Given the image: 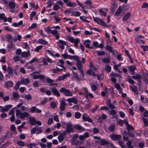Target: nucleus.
<instances>
[{"mask_svg":"<svg viewBox=\"0 0 148 148\" xmlns=\"http://www.w3.org/2000/svg\"><path fill=\"white\" fill-rule=\"evenodd\" d=\"M8 5L10 9H14L15 7V2L11 1L9 3Z\"/></svg>","mask_w":148,"mask_h":148,"instance_id":"obj_25","label":"nucleus"},{"mask_svg":"<svg viewBox=\"0 0 148 148\" xmlns=\"http://www.w3.org/2000/svg\"><path fill=\"white\" fill-rule=\"evenodd\" d=\"M115 55H117V59L120 61H122L123 60V58L121 57V54H118V52L117 54L115 53Z\"/></svg>","mask_w":148,"mask_h":148,"instance_id":"obj_55","label":"nucleus"},{"mask_svg":"<svg viewBox=\"0 0 148 148\" xmlns=\"http://www.w3.org/2000/svg\"><path fill=\"white\" fill-rule=\"evenodd\" d=\"M38 43L42 45H47V42L43 40L39 39L38 41Z\"/></svg>","mask_w":148,"mask_h":148,"instance_id":"obj_39","label":"nucleus"},{"mask_svg":"<svg viewBox=\"0 0 148 148\" xmlns=\"http://www.w3.org/2000/svg\"><path fill=\"white\" fill-rule=\"evenodd\" d=\"M130 88L133 91L134 93L136 94H138V92L137 91V87L135 86H130Z\"/></svg>","mask_w":148,"mask_h":148,"instance_id":"obj_30","label":"nucleus"},{"mask_svg":"<svg viewBox=\"0 0 148 148\" xmlns=\"http://www.w3.org/2000/svg\"><path fill=\"white\" fill-rule=\"evenodd\" d=\"M13 99L15 100L18 99L20 97V96L17 92H14L12 93Z\"/></svg>","mask_w":148,"mask_h":148,"instance_id":"obj_23","label":"nucleus"},{"mask_svg":"<svg viewBox=\"0 0 148 148\" xmlns=\"http://www.w3.org/2000/svg\"><path fill=\"white\" fill-rule=\"evenodd\" d=\"M7 69L8 74L11 76H13V74L12 68L10 67H8Z\"/></svg>","mask_w":148,"mask_h":148,"instance_id":"obj_37","label":"nucleus"},{"mask_svg":"<svg viewBox=\"0 0 148 148\" xmlns=\"http://www.w3.org/2000/svg\"><path fill=\"white\" fill-rule=\"evenodd\" d=\"M110 75L114 77H118L119 78H120L121 77V76L119 74L114 73L113 72H112L110 73Z\"/></svg>","mask_w":148,"mask_h":148,"instance_id":"obj_41","label":"nucleus"},{"mask_svg":"<svg viewBox=\"0 0 148 148\" xmlns=\"http://www.w3.org/2000/svg\"><path fill=\"white\" fill-rule=\"evenodd\" d=\"M36 12L35 11H32L30 14V20H32L33 19V17L36 15Z\"/></svg>","mask_w":148,"mask_h":148,"instance_id":"obj_50","label":"nucleus"},{"mask_svg":"<svg viewBox=\"0 0 148 148\" xmlns=\"http://www.w3.org/2000/svg\"><path fill=\"white\" fill-rule=\"evenodd\" d=\"M72 9H68L64 11V13L67 15H69L72 12Z\"/></svg>","mask_w":148,"mask_h":148,"instance_id":"obj_60","label":"nucleus"},{"mask_svg":"<svg viewBox=\"0 0 148 148\" xmlns=\"http://www.w3.org/2000/svg\"><path fill=\"white\" fill-rule=\"evenodd\" d=\"M73 129L72 127V124L70 123H68L66 125V130L64 132H65L66 134L67 133H69L73 131Z\"/></svg>","mask_w":148,"mask_h":148,"instance_id":"obj_7","label":"nucleus"},{"mask_svg":"<svg viewBox=\"0 0 148 148\" xmlns=\"http://www.w3.org/2000/svg\"><path fill=\"white\" fill-rule=\"evenodd\" d=\"M66 104L64 100H62L60 103V109L62 110H64L65 109V107Z\"/></svg>","mask_w":148,"mask_h":148,"instance_id":"obj_22","label":"nucleus"},{"mask_svg":"<svg viewBox=\"0 0 148 148\" xmlns=\"http://www.w3.org/2000/svg\"><path fill=\"white\" fill-rule=\"evenodd\" d=\"M84 3L85 4H87L89 6L90 8H93V6L91 2L89 0H87Z\"/></svg>","mask_w":148,"mask_h":148,"instance_id":"obj_56","label":"nucleus"},{"mask_svg":"<svg viewBox=\"0 0 148 148\" xmlns=\"http://www.w3.org/2000/svg\"><path fill=\"white\" fill-rule=\"evenodd\" d=\"M20 81H18L15 85L14 88L16 90H17L19 88L20 85H21Z\"/></svg>","mask_w":148,"mask_h":148,"instance_id":"obj_57","label":"nucleus"},{"mask_svg":"<svg viewBox=\"0 0 148 148\" xmlns=\"http://www.w3.org/2000/svg\"><path fill=\"white\" fill-rule=\"evenodd\" d=\"M20 58V57L19 56H16L13 58V59L15 62H17L19 61Z\"/></svg>","mask_w":148,"mask_h":148,"instance_id":"obj_63","label":"nucleus"},{"mask_svg":"<svg viewBox=\"0 0 148 148\" xmlns=\"http://www.w3.org/2000/svg\"><path fill=\"white\" fill-rule=\"evenodd\" d=\"M17 144L18 146H24L25 145V143L21 140L18 141L17 143Z\"/></svg>","mask_w":148,"mask_h":148,"instance_id":"obj_51","label":"nucleus"},{"mask_svg":"<svg viewBox=\"0 0 148 148\" xmlns=\"http://www.w3.org/2000/svg\"><path fill=\"white\" fill-rule=\"evenodd\" d=\"M6 39L9 44V45L12 46L13 45L12 43V36L10 34H7L6 36Z\"/></svg>","mask_w":148,"mask_h":148,"instance_id":"obj_12","label":"nucleus"},{"mask_svg":"<svg viewBox=\"0 0 148 148\" xmlns=\"http://www.w3.org/2000/svg\"><path fill=\"white\" fill-rule=\"evenodd\" d=\"M83 89L84 91V94L85 97L86 98L88 97L89 92L87 89L86 87H84L83 88Z\"/></svg>","mask_w":148,"mask_h":148,"instance_id":"obj_46","label":"nucleus"},{"mask_svg":"<svg viewBox=\"0 0 148 148\" xmlns=\"http://www.w3.org/2000/svg\"><path fill=\"white\" fill-rule=\"evenodd\" d=\"M31 54L29 51H27V52L24 51L23 52L21 53V56L23 58H27L30 57Z\"/></svg>","mask_w":148,"mask_h":148,"instance_id":"obj_16","label":"nucleus"},{"mask_svg":"<svg viewBox=\"0 0 148 148\" xmlns=\"http://www.w3.org/2000/svg\"><path fill=\"white\" fill-rule=\"evenodd\" d=\"M142 120L144 122V126L146 127L148 125V119L144 118H142Z\"/></svg>","mask_w":148,"mask_h":148,"instance_id":"obj_48","label":"nucleus"},{"mask_svg":"<svg viewBox=\"0 0 148 148\" xmlns=\"http://www.w3.org/2000/svg\"><path fill=\"white\" fill-rule=\"evenodd\" d=\"M94 70V69H91V68H90L87 72V73L88 74L92 75L94 76H96V75L92 71Z\"/></svg>","mask_w":148,"mask_h":148,"instance_id":"obj_31","label":"nucleus"},{"mask_svg":"<svg viewBox=\"0 0 148 148\" xmlns=\"http://www.w3.org/2000/svg\"><path fill=\"white\" fill-rule=\"evenodd\" d=\"M59 91L60 92L63 93L66 96L71 97L73 95V93L71 91L64 87L61 88Z\"/></svg>","mask_w":148,"mask_h":148,"instance_id":"obj_2","label":"nucleus"},{"mask_svg":"<svg viewBox=\"0 0 148 148\" xmlns=\"http://www.w3.org/2000/svg\"><path fill=\"white\" fill-rule=\"evenodd\" d=\"M66 39L71 42L74 43V45L76 46H78V44L79 43L80 41L79 38H77L75 39L73 37L71 36L70 35L66 36Z\"/></svg>","mask_w":148,"mask_h":148,"instance_id":"obj_1","label":"nucleus"},{"mask_svg":"<svg viewBox=\"0 0 148 148\" xmlns=\"http://www.w3.org/2000/svg\"><path fill=\"white\" fill-rule=\"evenodd\" d=\"M0 19L3 20L4 22H6L7 21V18L5 17L4 13H2L0 14Z\"/></svg>","mask_w":148,"mask_h":148,"instance_id":"obj_32","label":"nucleus"},{"mask_svg":"<svg viewBox=\"0 0 148 148\" xmlns=\"http://www.w3.org/2000/svg\"><path fill=\"white\" fill-rule=\"evenodd\" d=\"M118 143L119 145L122 148H127L122 141H119Z\"/></svg>","mask_w":148,"mask_h":148,"instance_id":"obj_52","label":"nucleus"},{"mask_svg":"<svg viewBox=\"0 0 148 148\" xmlns=\"http://www.w3.org/2000/svg\"><path fill=\"white\" fill-rule=\"evenodd\" d=\"M131 14L130 12H127L125 15H124L123 18L122 20L123 21H125L127 20L130 16Z\"/></svg>","mask_w":148,"mask_h":148,"instance_id":"obj_26","label":"nucleus"},{"mask_svg":"<svg viewBox=\"0 0 148 148\" xmlns=\"http://www.w3.org/2000/svg\"><path fill=\"white\" fill-rule=\"evenodd\" d=\"M29 121L32 125H34L36 124L35 119L34 117H30L29 118Z\"/></svg>","mask_w":148,"mask_h":148,"instance_id":"obj_28","label":"nucleus"},{"mask_svg":"<svg viewBox=\"0 0 148 148\" xmlns=\"http://www.w3.org/2000/svg\"><path fill=\"white\" fill-rule=\"evenodd\" d=\"M82 117L83 120L85 121H87L91 123L93 122L92 119L90 118L86 113L82 115Z\"/></svg>","mask_w":148,"mask_h":148,"instance_id":"obj_8","label":"nucleus"},{"mask_svg":"<svg viewBox=\"0 0 148 148\" xmlns=\"http://www.w3.org/2000/svg\"><path fill=\"white\" fill-rule=\"evenodd\" d=\"M90 41L88 39L83 41V44L85 46H90Z\"/></svg>","mask_w":148,"mask_h":148,"instance_id":"obj_33","label":"nucleus"},{"mask_svg":"<svg viewBox=\"0 0 148 148\" xmlns=\"http://www.w3.org/2000/svg\"><path fill=\"white\" fill-rule=\"evenodd\" d=\"M125 122H127V121L125 120L123 121L120 120L117 121V123L120 126H122L124 124H125Z\"/></svg>","mask_w":148,"mask_h":148,"instance_id":"obj_49","label":"nucleus"},{"mask_svg":"<svg viewBox=\"0 0 148 148\" xmlns=\"http://www.w3.org/2000/svg\"><path fill=\"white\" fill-rule=\"evenodd\" d=\"M38 60V59L36 58H34L29 62V63L30 64H31L35 62H37Z\"/></svg>","mask_w":148,"mask_h":148,"instance_id":"obj_58","label":"nucleus"},{"mask_svg":"<svg viewBox=\"0 0 148 148\" xmlns=\"http://www.w3.org/2000/svg\"><path fill=\"white\" fill-rule=\"evenodd\" d=\"M115 127L114 125H111L109 126L108 128V130L110 132H113L114 131Z\"/></svg>","mask_w":148,"mask_h":148,"instance_id":"obj_43","label":"nucleus"},{"mask_svg":"<svg viewBox=\"0 0 148 148\" xmlns=\"http://www.w3.org/2000/svg\"><path fill=\"white\" fill-rule=\"evenodd\" d=\"M125 125L126 126L127 130L128 132H130L131 130L133 131L134 128L132 126L128 123V122H125Z\"/></svg>","mask_w":148,"mask_h":148,"instance_id":"obj_21","label":"nucleus"},{"mask_svg":"<svg viewBox=\"0 0 148 148\" xmlns=\"http://www.w3.org/2000/svg\"><path fill=\"white\" fill-rule=\"evenodd\" d=\"M36 72H33L30 74L31 76L33 77V79H43L45 78V77L44 75L42 74H39L38 75H35Z\"/></svg>","mask_w":148,"mask_h":148,"instance_id":"obj_4","label":"nucleus"},{"mask_svg":"<svg viewBox=\"0 0 148 148\" xmlns=\"http://www.w3.org/2000/svg\"><path fill=\"white\" fill-rule=\"evenodd\" d=\"M70 76V74L69 73H67L63 75H62L59 77L58 78L56 79L57 81H60L66 78L67 77Z\"/></svg>","mask_w":148,"mask_h":148,"instance_id":"obj_15","label":"nucleus"},{"mask_svg":"<svg viewBox=\"0 0 148 148\" xmlns=\"http://www.w3.org/2000/svg\"><path fill=\"white\" fill-rule=\"evenodd\" d=\"M47 3V5L46 7V8H51L53 5V2L51 0H48Z\"/></svg>","mask_w":148,"mask_h":148,"instance_id":"obj_42","label":"nucleus"},{"mask_svg":"<svg viewBox=\"0 0 148 148\" xmlns=\"http://www.w3.org/2000/svg\"><path fill=\"white\" fill-rule=\"evenodd\" d=\"M76 64L78 69L80 72L81 75H82V76L84 77V75L83 71L82 69V64L81 63V62L79 60L77 61Z\"/></svg>","mask_w":148,"mask_h":148,"instance_id":"obj_5","label":"nucleus"},{"mask_svg":"<svg viewBox=\"0 0 148 148\" xmlns=\"http://www.w3.org/2000/svg\"><path fill=\"white\" fill-rule=\"evenodd\" d=\"M59 43L61 44V45L62 46H67V43L64 41L62 40H59Z\"/></svg>","mask_w":148,"mask_h":148,"instance_id":"obj_61","label":"nucleus"},{"mask_svg":"<svg viewBox=\"0 0 148 148\" xmlns=\"http://www.w3.org/2000/svg\"><path fill=\"white\" fill-rule=\"evenodd\" d=\"M75 117L76 119H79L81 116V114L79 112H76L75 114Z\"/></svg>","mask_w":148,"mask_h":148,"instance_id":"obj_53","label":"nucleus"},{"mask_svg":"<svg viewBox=\"0 0 148 148\" xmlns=\"http://www.w3.org/2000/svg\"><path fill=\"white\" fill-rule=\"evenodd\" d=\"M23 97L27 100H30L32 99V96L30 94L25 95Z\"/></svg>","mask_w":148,"mask_h":148,"instance_id":"obj_34","label":"nucleus"},{"mask_svg":"<svg viewBox=\"0 0 148 148\" xmlns=\"http://www.w3.org/2000/svg\"><path fill=\"white\" fill-rule=\"evenodd\" d=\"M132 142L130 140H128L127 143V145L128 146V148H133L132 146L131 145Z\"/></svg>","mask_w":148,"mask_h":148,"instance_id":"obj_62","label":"nucleus"},{"mask_svg":"<svg viewBox=\"0 0 148 148\" xmlns=\"http://www.w3.org/2000/svg\"><path fill=\"white\" fill-rule=\"evenodd\" d=\"M117 6L115 4V3L113 4L112 5L111 7V9L112 12L113 13L116 9L117 8Z\"/></svg>","mask_w":148,"mask_h":148,"instance_id":"obj_54","label":"nucleus"},{"mask_svg":"<svg viewBox=\"0 0 148 148\" xmlns=\"http://www.w3.org/2000/svg\"><path fill=\"white\" fill-rule=\"evenodd\" d=\"M128 67L130 71L132 72H134L136 69V67L134 65L129 66Z\"/></svg>","mask_w":148,"mask_h":148,"instance_id":"obj_45","label":"nucleus"},{"mask_svg":"<svg viewBox=\"0 0 148 148\" xmlns=\"http://www.w3.org/2000/svg\"><path fill=\"white\" fill-rule=\"evenodd\" d=\"M78 138V135L77 134H74L73 138L71 139V141L72 143H73V144L75 145H81L82 144L79 141L75 142L77 139Z\"/></svg>","mask_w":148,"mask_h":148,"instance_id":"obj_6","label":"nucleus"},{"mask_svg":"<svg viewBox=\"0 0 148 148\" xmlns=\"http://www.w3.org/2000/svg\"><path fill=\"white\" fill-rule=\"evenodd\" d=\"M29 115V113L27 112H22L20 114V118L21 119L24 120L25 118L28 117Z\"/></svg>","mask_w":148,"mask_h":148,"instance_id":"obj_14","label":"nucleus"},{"mask_svg":"<svg viewBox=\"0 0 148 148\" xmlns=\"http://www.w3.org/2000/svg\"><path fill=\"white\" fill-rule=\"evenodd\" d=\"M30 81L29 78L24 79L23 77H21L20 81V82L21 84L27 85L29 84Z\"/></svg>","mask_w":148,"mask_h":148,"instance_id":"obj_9","label":"nucleus"},{"mask_svg":"<svg viewBox=\"0 0 148 148\" xmlns=\"http://www.w3.org/2000/svg\"><path fill=\"white\" fill-rule=\"evenodd\" d=\"M75 128L76 129L80 130V131H84V129L79 125H76L75 126Z\"/></svg>","mask_w":148,"mask_h":148,"instance_id":"obj_40","label":"nucleus"},{"mask_svg":"<svg viewBox=\"0 0 148 148\" xmlns=\"http://www.w3.org/2000/svg\"><path fill=\"white\" fill-rule=\"evenodd\" d=\"M115 88L119 90V93H121L122 92V88L121 87L120 85L119 84H116L115 85Z\"/></svg>","mask_w":148,"mask_h":148,"instance_id":"obj_29","label":"nucleus"},{"mask_svg":"<svg viewBox=\"0 0 148 148\" xmlns=\"http://www.w3.org/2000/svg\"><path fill=\"white\" fill-rule=\"evenodd\" d=\"M93 18L94 21L96 22L98 24L106 27H108V26L100 18L98 17L95 18L94 17Z\"/></svg>","mask_w":148,"mask_h":148,"instance_id":"obj_3","label":"nucleus"},{"mask_svg":"<svg viewBox=\"0 0 148 148\" xmlns=\"http://www.w3.org/2000/svg\"><path fill=\"white\" fill-rule=\"evenodd\" d=\"M132 78L134 79L138 80L141 78V75L139 74H138L135 76H132Z\"/></svg>","mask_w":148,"mask_h":148,"instance_id":"obj_38","label":"nucleus"},{"mask_svg":"<svg viewBox=\"0 0 148 148\" xmlns=\"http://www.w3.org/2000/svg\"><path fill=\"white\" fill-rule=\"evenodd\" d=\"M121 9L120 6L119 7L117 11L115 12V15L116 16L118 15L121 12Z\"/></svg>","mask_w":148,"mask_h":148,"instance_id":"obj_59","label":"nucleus"},{"mask_svg":"<svg viewBox=\"0 0 148 148\" xmlns=\"http://www.w3.org/2000/svg\"><path fill=\"white\" fill-rule=\"evenodd\" d=\"M12 106L11 105H8L6 106H5V111L6 112L8 111L11 108H12Z\"/></svg>","mask_w":148,"mask_h":148,"instance_id":"obj_64","label":"nucleus"},{"mask_svg":"<svg viewBox=\"0 0 148 148\" xmlns=\"http://www.w3.org/2000/svg\"><path fill=\"white\" fill-rule=\"evenodd\" d=\"M66 5L70 7H74L77 5L75 2H71L70 1L67 3Z\"/></svg>","mask_w":148,"mask_h":148,"instance_id":"obj_24","label":"nucleus"},{"mask_svg":"<svg viewBox=\"0 0 148 148\" xmlns=\"http://www.w3.org/2000/svg\"><path fill=\"white\" fill-rule=\"evenodd\" d=\"M100 143L102 145H107L108 144V142L105 139H102L101 140Z\"/></svg>","mask_w":148,"mask_h":148,"instance_id":"obj_36","label":"nucleus"},{"mask_svg":"<svg viewBox=\"0 0 148 148\" xmlns=\"http://www.w3.org/2000/svg\"><path fill=\"white\" fill-rule=\"evenodd\" d=\"M30 111L32 113L36 112L37 113L40 114L42 112L41 110L37 108L35 106L32 107L30 108Z\"/></svg>","mask_w":148,"mask_h":148,"instance_id":"obj_10","label":"nucleus"},{"mask_svg":"<svg viewBox=\"0 0 148 148\" xmlns=\"http://www.w3.org/2000/svg\"><path fill=\"white\" fill-rule=\"evenodd\" d=\"M47 61L50 63H52L51 60L49 58H43L42 59V62L43 64L45 65H47L48 63Z\"/></svg>","mask_w":148,"mask_h":148,"instance_id":"obj_19","label":"nucleus"},{"mask_svg":"<svg viewBox=\"0 0 148 148\" xmlns=\"http://www.w3.org/2000/svg\"><path fill=\"white\" fill-rule=\"evenodd\" d=\"M73 79L76 80L77 81H79L80 80V78L79 77V75L77 73L73 71Z\"/></svg>","mask_w":148,"mask_h":148,"instance_id":"obj_20","label":"nucleus"},{"mask_svg":"<svg viewBox=\"0 0 148 148\" xmlns=\"http://www.w3.org/2000/svg\"><path fill=\"white\" fill-rule=\"evenodd\" d=\"M111 67L108 65H106L104 67V70L106 71L107 73H108L111 71Z\"/></svg>","mask_w":148,"mask_h":148,"instance_id":"obj_35","label":"nucleus"},{"mask_svg":"<svg viewBox=\"0 0 148 148\" xmlns=\"http://www.w3.org/2000/svg\"><path fill=\"white\" fill-rule=\"evenodd\" d=\"M106 49L108 50L109 52H112L114 56H115V53L117 54L118 52L112 49V47H106Z\"/></svg>","mask_w":148,"mask_h":148,"instance_id":"obj_17","label":"nucleus"},{"mask_svg":"<svg viewBox=\"0 0 148 148\" xmlns=\"http://www.w3.org/2000/svg\"><path fill=\"white\" fill-rule=\"evenodd\" d=\"M102 60L103 62L104 63H107L108 64L110 62V60L109 58H102Z\"/></svg>","mask_w":148,"mask_h":148,"instance_id":"obj_44","label":"nucleus"},{"mask_svg":"<svg viewBox=\"0 0 148 148\" xmlns=\"http://www.w3.org/2000/svg\"><path fill=\"white\" fill-rule=\"evenodd\" d=\"M13 86V84L12 82L9 81L6 82L5 84V86L8 88H10Z\"/></svg>","mask_w":148,"mask_h":148,"instance_id":"obj_27","label":"nucleus"},{"mask_svg":"<svg viewBox=\"0 0 148 148\" xmlns=\"http://www.w3.org/2000/svg\"><path fill=\"white\" fill-rule=\"evenodd\" d=\"M51 89L52 92L54 94V95L57 96L58 97L60 96V94L57 89L55 88H51Z\"/></svg>","mask_w":148,"mask_h":148,"instance_id":"obj_18","label":"nucleus"},{"mask_svg":"<svg viewBox=\"0 0 148 148\" xmlns=\"http://www.w3.org/2000/svg\"><path fill=\"white\" fill-rule=\"evenodd\" d=\"M66 134L65 132H63L62 133L59 134L58 137V139L60 143L62 142L63 140L64 137Z\"/></svg>","mask_w":148,"mask_h":148,"instance_id":"obj_13","label":"nucleus"},{"mask_svg":"<svg viewBox=\"0 0 148 148\" xmlns=\"http://www.w3.org/2000/svg\"><path fill=\"white\" fill-rule=\"evenodd\" d=\"M110 137L113 140H119L121 138V136L120 135L112 134L110 136Z\"/></svg>","mask_w":148,"mask_h":148,"instance_id":"obj_11","label":"nucleus"},{"mask_svg":"<svg viewBox=\"0 0 148 148\" xmlns=\"http://www.w3.org/2000/svg\"><path fill=\"white\" fill-rule=\"evenodd\" d=\"M52 70L53 73H56L58 72H61L62 70V69H60L58 67H57L56 69H52Z\"/></svg>","mask_w":148,"mask_h":148,"instance_id":"obj_47","label":"nucleus"}]
</instances>
